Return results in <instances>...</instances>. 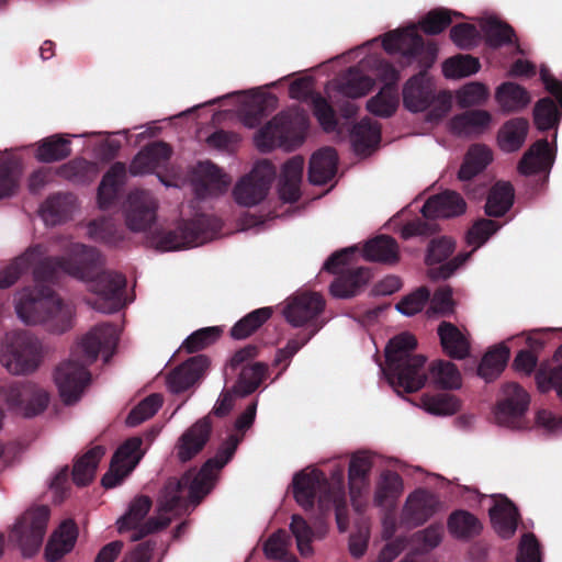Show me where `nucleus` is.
<instances>
[{"instance_id":"ddd939ff","label":"nucleus","mask_w":562,"mask_h":562,"mask_svg":"<svg viewBox=\"0 0 562 562\" xmlns=\"http://www.w3.org/2000/svg\"><path fill=\"white\" fill-rule=\"evenodd\" d=\"M293 496L296 503L305 510L314 508L318 498L321 508H325L328 502H336V493L326 474L318 470H303L296 473L292 481Z\"/></svg>"},{"instance_id":"a19ab883","label":"nucleus","mask_w":562,"mask_h":562,"mask_svg":"<svg viewBox=\"0 0 562 562\" xmlns=\"http://www.w3.org/2000/svg\"><path fill=\"white\" fill-rule=\"evenodd\" d=\"M509 356L510 350L504 342L488 349L477 367V375L486 382L494 381L504 371Z\"/></svg>"},{"instance_id":"b1692460","label":"nucleus","mask_w":562,"mask_h":562,"mask_svg":"<svg viewBox=\"0 0 562 562\" xmlns=\"http://www.w3.org/2000/svg\"><path fill=\"white\" fill-rule=\"evenodd\" d=\"M554 162V153L546 138L535 142L518 162V171L524 176L542 175V184L548 181Z\"/></svg>"},{"instance_id":"0e129e2a","label":"nucleus","mask_w":562,"mask_h":562,"mask_svg":"<svg viewBox=\"0 0 562 562\" xmlns=\"http://www.w3.org/2000/svg\"><path fill=\"white\" fill-rule=\"evenodd\" d=\"M223 330L218 326L204 327L193 331L182 344V348L189 352L194 353L207 348L217 341Z\"/></svg>"},{"instance_id":"f257e3e1","label":"nucleus","mask_w":562,"mask_h":562,"mask_svg":"<svg viewBox=\"0 0 562 562\" xmlns=\"http://www.w3.org/2000/svg\"><path fill=\"white\" fill-rule=\"evenodd\" d=\"M42 245L29 247L0 270V289L12 286L31 267L35 286L21 294L15 306L27 325L42 324L52 334H64L74 326V310L55 295L52 284L67 274L66 257H45Z\"/></svg>"},{"instance_id":"1a4fd4ad","label":"nucleus","mask_w":562,"mask_h":562,"mask_svg":"<svg viewBox=\"0 0 562 562\" xmlns=\"http://www.w3.org/2000/svg\"><path fill=\"white\" fill-rule=\"evenodd\" d=\"M0 360L10 373H32L42 361V344L26 330L7 334Z\"/></svg>"},{"instance_id":"6ab92c4d","label":"nucleus","mask_w":562,"mask_h":562,"mask_svg":"<svg viewBox=\"0 0 562 562\" xmlns=\"http://www.w3.org/2000/svg\"><path fill=\"white\" fill-rule=\"evenodd\" d=\"M142 445L140 437H131L116 449L108 472L101 479L104 488L117 486L135 469L145 454Z\"/></svg>"},{"instance_id":"c03bdc74","label":"nucleus","mask_w":562,"mask_h":562,"mask_svg":"<svg viewBox=\"0 0 562 562\" xmlns=\"http://www.w3.org/2000/svg\"><path fill=\"white\" fill-rule=\"evenodd\" d=\"M105 450L102 446H95L79 457L72 468V480L78 486H86L92 482L99 462L104 456Z\"/></svg>"},{"instance_id":"6e6d98bb","label":"nucleus","mask_w":562,"mask_h":562,"mask_svg":"<svg viewBox=\"0 0 562 562\" xmlns=\"http://www.w3.org/2000/svg\"><path fill=\"white\" fill-rule=\"evenodd\" d=\"M22 167L15 157L0 158V199L13 195L19 187Z\"/></svg>"},{"instance_id":"f03ea898","label":"nucleus","mask_w":562,"mask_h":562,"mask_svg":"<svg viewBox=\"0 0 562 562\" xmlns=\"http://www.w3.org/2000/svg\"><path fill=\"white\" fill-rule=\"evenodd\" d=\"M237 443V439L232 438L231 442L220 450L217 458L207 459L198 472L191 469L180 477H170L159 493L158 517H151L143 522L153 502L146 495L134 498L126 514L117 520L119 531L131 530V541H139L150 533L167 528L171 518L166 515L180 516L190 504L193 506L200 504L213 488L217 472L232 460Z\"/></svg>"},{"instance_id":"58836bf2","label":"nucleus","mask_w":562,"mask_h":562,"mask_svg":"<svg viewBox=\"0 0 562 562\" xmlns=\"http://www.w3.org/2000/svg\"><path fill=\"white\" fill-rule=\"evenodd\" d=\"M125 176L126 167L120 161L113 164L104 173L98 188V202L101 209H108L114 203Z\"/></svg>"},{"instance_id":"2f4dec72","label":"nucleus","mask_w":562,"mask_h":562,"mask_svg":"<svg viewBox=\"0 0 562 562\" xmlns=\"http://www.w3.org/2000/svg\"><path fill=\"white\" fill-rule=\"evenodd\" d=\"M78 537V527L72 519L64 520L50 536L46 548L45 558L49 562H56L70 552Z\"/></svg>"},{"instance_id":"c85d7f7f","label":"nucleus","mask_w":562,"mask_h":562,"mask_svg":"<svg viewBox=\"0 0 562 562\" xmlns=\"http://www.w3.org/2000/svg\"><path fill=\"white\" fill-rule=\"evenodd\" d=\"M172 148L164 142H153L143 147L130 165V172L133 176L151 173L165 166L170 159Z\"/></svg>"},{"instance_id":"49530a36","label":"nucleus","mask_w":562,"mask_h":562,"mask_svg":"<svg viewBox=\"0 0 562 562\" xmlns=\"http://www.w3.org/2000/svg\"><path fill=\"white\" fill-rule=\"evenodd\" d=\"M403 492V480L394 471L385 470L376 483L374 504L379 507L391 506Z\"/></svg>"},{"instance_id":"69168bd1","label":"nucleus","mask_w":562,"mask_h":562,"mask_svg":"<svg viewBox=\"0 0 562 562\" xmlns=\"http://www.w3.org/2000/svg\"><path fill=\"white\" fill-rule=\"evenodd\" d=\"M454 248L456 243L450 237L441 236L432 238L428 244L425 259L426 265L429 266L428 272L430 269L436 268L435 265L447 260L454 251Z\"/></svg>"},{"instance_id":"473e14b6","label":"nucleus","mask_w":562,"mask_h":562,"mask_svg":"<svg viewBox=\"0 0 562 562\" xmlns=\"http://www.w3.org/2000/svg\"><path fill=\"white\" fill-rule=\"evenodd\" d=\"M338 155L331 147H324L314 153L310 159L308 180L313 184H326L337 171Z\"/></svg>"},{"instance_id":"09e8293b","label":"nucleus","mask_w":562,"mask_h":562,"mask_svg":"<svg viewBox=\"0 0 562 562\" xmlns=\"http://www.w3.org/2000/svg\"><path fill=\"white\" fill-rule=\"evenodd\" d=\"M372 465L369 454L358 452L352 456L348 469L349 492L352 499L360 496L362 488L367 486Z\"/></svg>"},{"instance_id":"774afa93","label":"nucleus","mask_w":562,"mask_h":562,"mask_svg":"<svg viewBox=\"0 0 562 562\" xmlns=\"http://www.w3.org/2000/svg\"><path fill=\"white\" fill-rule=\"evenodd\" d=\"M291 532L295 537L297 550L301 555L308 557L313 553L312 541L314 531L300 515H293L290 525Z\"/></svg>"},{"instance_id":"9b49d317","label":"nucleus","mask_w":562,"mask_h":562,"mask_svg":"<svg viewBox=\"0 0 562 562\" xmlns=\"http://www.w3.org/2000/svg\"><path fill=\"white\" fill-rule=\"evenodd\" d=\"M258 353L259 347L250 344L235 351L226 363V373L235 374L238 372V379L233 389L234 393L241 396L249 395L267 378L268 366L265 362H254Z\"/></svg>"},{"instance_id":"f8f14e48","label":"nucleus","mask_w":562,"mask_h":562,"mask_svg":"<svg viewBox=\"0 0 562 562\" xmlns=\"http://www.w3.org/2000/svg\"><path fill=\"white\" fill-rule=\"evenodd\" d=\"M0 396L9 409L31 418L42 414L49 404V393L30 381H11L0 386Z\"/></svg>"},{"instance_id":"2eb2a0df","label":"nucleus","mask_w":562,"mask_h":562,"mask_svg":"<svg viewBox=\"0 0 562 562\" xmlns=\"http://www.w3.org/2000/svg\"><path fill=\"white\" fill-rule=\"evenodd\" d=\"M276 177V168L268 160L258 161L251 171L239 179L233 190L237 204L255 206L262 202Z\"/></svg>"},{"instance_id":"5701e85b","label":"nucleus","mask_w":562,"mask_h":562,"mask_svg":"<svg viewBox=\"0 0 562 562\" xmlns=\"http://www.w3.org/2000/svg\"><path fill=\"white\" fill-rule=\"evenodd\" d=\"M158 202L146 190L130 192L125 205V221L133 232H144L150 228L157 218Z\"/></svg>"},{"instance_id":"c9c22d12","label":"nucleus","mask_w":562,"mask_h":562,"mask_svg":"<svg viewBox=\"0 0 562 562\" xmlns=\"http://www.w3.org/2000/svg\"><path fill=\"white\" fill-rule=\"evenodd\" d=\"M363 257L368 261L395 265L400 260L397 241L387 235H379L364 244Z\"/></svg>"},{"instance_id":"6e6552de","label":"nucleus","mask_w":562,"mask_h":562,"mask_svg":"<svg viewBox=\"0 0 562 562\" xmlns=\"http://www.w3.org/2000/svg\"><path fill=\"white\" fill-rule=\"evenodd\" d=\"M221 228L222 223L217 217L199 214L190 221H181L176 228L164 233L159 247L165 251L196 247L213 239Z\"/></svg>"},{"instance_id":"e2e57ef3","label":"nucleus","mask_w":562,"mask_h":562,"mask_svg":"<svg viewBox=\"0 0 562 562\" xmlns=\"http://www.w3.org/2000/svg\"><path fill=\"white\" fill-rule=\"evenodd\" d=\"M452 14L457 16L461 15L448 9H434L419 21V26L427 35H438L450 26L452 23Z\"/></svg>"},{"instance_id":"a211bd4d","label":"nucleus","mask_w":562,"mask_h":562,"mask_svg":"<svg viewBox=\"0 0 562 562\" xmlns=\"http://www.w3.org/2000/svg\"><path fill=\"white\" fill-rule=\"evenodd\" d=\"M540 79L544 89L558 100L550 97L538 100L533 108V122L538 130L549 131L555 127L562 116V81L558 80L547 67H541Z\"/></svg>"},{"instance_id":"3c124183","label":"nucleus","mask_w":562,"mask_h":562,"mask_svg":"<svg viewBox=\"0 0 562 562\" xmlns=\"http://www.w3.org/2000/svg\"><path fill=\"white\" fill-rule=\"evenodd\" d=\"M71 155V143L59 134L44 138L36 150L35 157L41 162H55Z\"/></svg>"},{"instance_id":"a878e982","label":"nucleus","mask_w":562,"mask_h":562,"mask_svg":"<svg viewBox=\"0 0 562 562\" xmlns=\"http://www.w3.org/2000/svg\"><path fill=\"white\" fill-rule=\"evenodd\" d=\"M209 364V358L204 355L189 358L169 373L168 389L177 394L187 391L201 379Z\"/></svg>"},{"instance_id":"4be33fe9","label":"nucleus","mask_w":562,"mask_h":562,"mask_svg":"<svg viewBox=\"0 0 562 562\" xmlns=\"http://www.w3.org/2000/svg\"><path fill=\"white\" fill-rule=\"evenodd\" d=\"M325 308L324 297L315 292H302L292 296L283 310L288 323L294 327L312 325L323 326L317 318Z\"/></svg>"},{"instance_id":"8fccbe9b","label":"nucleus","mask_w":562,"mask_h":562,"mask_svg":"<svg viewBox=\"0 0 562 562\" xmlns=\"http://www.w3.org/2000/svg\"><path fill=\"white\" fill-rule=\"evenodd\" d=\"M491 122L492 115L486 110H468L451 120V128L458 134H481Z\"/></svg>"},{"instance_id":"4468645a","label":"nucleus","mask_w":562,"mask_h":562,"mask_svg":"<svg viewBox=\"0 0 562 562\" xmlns=\"http://www.w3.org/2000/svg\"><path fill=\"white\" fill-rule=\"evenodd\" d=\"M49 519L47 506L26 510L14 525L10 539L18 542L24 557L34 555L43 543Z\"/></svg>"},{"instance_id":"37998d69","label":"nucleus","mask_w":562,"mask_h":562,"mask_svg":"<svg viewBox=\"0 0 562 562\" xmlns=\"http://www.w3.org/2000/svg\"><path fill=\"white\" fill-rule=\"evenodd\" d=\"M515 190L510 182L498 181L491 190L485 204V213L491 217L505 215L514 203Z\"/></svg>"},{"instance_id":"5fc2aeb1","label":"nucleus","mask_w":562,"mask_h":562,"mask_svg":"<svg viewBox=\"0 0 562 562\" xmlns=\"http://www.w3.org/2000/svg\"><path fill=\"white\" fill-rule=\"evenodd\" d=\"M485 43L491 48H499L513 43L515 30L506 22L488 18L482 25Z\"/></svg>"},{"instance_id":"bb28decb","label":"nucleus","mask_w":562,"mask_h":562,"mask_svg":"<svg viewBox=\"0 0 562 562\" xmlns=\"http://www.w3.org/2000/svg\"><path fill=\"white\" fill-rule=\"evenodd\" d=\"M101 265L100 251L91 246L76 244L66 257L67 274L80 280H90Z\"/></svg>"},{"instance_id":"393cba45","label":"nucleus","mask_w":562,"mask_h":562,"mask_svg":"<svg viewBox=\"0 0 562 562\" xmlns=\"http://www.w3.org/2000/svg\"><path fill=\"white\" fill-rule=\"evenodd\" d=\"M229 181L222 170L211 161H200L192 172L194 193L200 199L218 195L226 191Z\"/></svg>"},{"instance_id":"e433bc0d","label":"nucleus","mask_w":562,"mask_h":562,"mask_svg":"<svg viewBox=\"0 0 562 562\" xmlns=\"http://www.w3.org/2000/svg\"><path fill=\"white\" fill-rule=\"evenodd\" d=\"M276 95L271 93H255L244 105L240 119L245 126H259L277 104Z\"/></svg>"},{"instance_id":"4d7b16f0","label":"nucleus","mask_w":562,"mask_h":562,"mask_svg":"<svg viewBox=\"0 0 562 562\" xmlns=\"http://www.w3.org/2000/svg\"><path fill=\"white\" fill-rule=\"evenodd\" d=\"M429 374L434 382L443 390H453L461 386V374L457 366L447 360H437L431 363Z\"/></svg>"},{"instance_id":"864d4df0","label":"nucleus","mask_w":562,"mask_h":562,"mask_svg":"<svg viewBox=\"0 0 562 562\" xmlns=\"http://www.w3.org/2000/svg\"><path fill=\"white\" fill-rule=\"evenodd\" d=\"M271 315V307H261L248 313L231 328V337L236 340L248 338L259 329Z\"/></svg>"},{"instance_id":"dca6fc26","label":"nucleus","mask_w":562,"mask_h":562,"mask_svg":"<svg viewBox=\"0 0 562 562\" xmlns=\"http://www.w3.org/2000/svg\"><path fill=\"white\" fill-rule=\"evenodd\" d=\"M89 281H91L90 290L97 294V299L89 302L93 308L105 314H112L121 310L123 292L126 288L124 274L104 270L95 273Z\"/></svg>"},{"instance_id":"cd10ccee","label":"nucleus","mask_w":562,"mask_h":562,"mask_svg":"<svg viewBox=\"0 0 562 562\" xmlns=\"http://www.w3.org/2000/svg\"><path fill=\"white\" fill-rule=\"evenodd\" d=\"M438 499L431 492L425 488L414 491L407 497L403 508L405 524L417 527L425 524L437 510Z\"/></svg>"},{"instance_id":"338daca9","label":"nucleus","mask_w":562,"mask_h":562,"mask_svg":"<svg viewBox=\"0 0 562 562\" xmlns=\"http://www.w3.org/2000/svg\"><path fill=\"white\" fill-rule=\"evenodd\" d=\"M426 411L434 415L448 416L453 415L460 409V401L457 396L449 393H440L424 398Z\"/></svg>"},{"instance_id":"7ed1b4c3","label":"nucleus","mask_w":562,"mask_h":562,"mask_svg":"<svg viewBox=\"0 0 562 562\" xmlns=\"http://www.w3.org/2000/svg\"><path fill=\"white\" fill-rule=\"evenodd\" d=\"M383 49L389 54L401 53L404 65L417 63L419 71L411 77L403 87V104L413 113L431 108L436 119L445 116L450 108L452 97L448 91H436L432 79L427 71L437 57V47L425 44L415 26L387 32L382 41Z\"/></svg>"},{"instance_id":"4c0bfd02","label":"nucleus","mask_w":562,"mask_h":562,"mask_svg":"<svg viewBox=\"0 0 562 562\" xmlns=\"http://www.w3.org/2000/svg\"><path fill=\"white\" fill-rule=\"evenodd\" d=\"M350 138L352 147L358 155H364L374 149L381 139V125L369 117L355 124Z\"/></svg>"},{"instance_id":"412c9836","label":"nucleus","mask_w":562,"mask_h":562,"mask_svg":"<svg viewBox=\"0 0 562 562\" xmlns=\"http://www.w3.org/2000/svg\"><path fill=\"white\" fill-rule=\"evenodd\" d=\"M493 160L492 151L485 145H472L464 156L459 169L458 178L464 182L463 190L472 199H480L486 192L484 183H476L473 179L480 175Z\"/></svg>"},{"instance_id":"c756f323","label":"nucleus","mask_w":562,"mask_h":562,"mask_svg":"<svg viewBox=\"0 0 562 562\" xmlns=\"http://www.w3.org/2000/svg\"><path fill=\"white\" fill-rule=\"evenodd\" d=\"M494 530L503 539H510L518 527L520 515L516 505L506 496H498L488 510Z\"/></svg>"},{"instance_id":"13d9d810","label":"nucleus","mask_w":562,"mask_h":562,"mask_svg":"<svg viewBox=\"0 0 562 562\" xmlns=\"http://www.w3.org/2000/svg\"><path fill=\"white\" fill-rule=\"evenodd\" d=\"M397 105V89L390 85H384L379 93L368 101L367 109L374 115L390 117L395 113Z\"/></svg>"},{"instance_id":"ea45409f","label":"nucleus","mask_w":562,"mask_h":562,"mask_svg":"<svg viewBox=\"0 0 562 562\" xmlns=\"http://www.w3.org/2000/svg\"><path fill=\"white\" fill-rule=\"evenodd\" d=\"M495 99L505 113H514L524 110L530 103V94L522 86L506 81L497 87Z\"/></svg>"},{"instance_id":"9d476101","label":"nucleus","mask_w":562,"mask_h":562,"mask_svg":"<svg viewBox=\"0 0 562 562\" xmlns=\"http://www.w3.org/2000/svg\"><path fill=\"white\" fill-rule=\"evenodd\" d=\"M307 126L308 117L304 111L296 109L281 112L260 128L256 137L257 146L269 151L291 140H302Z\"/></svg>"},{"instance_id":"603ef678","label":"nucleus","mask_w":562,"mask_h":562,"mask_svg":"<svg viewBox=\"0 0 562 562\" xmlns=\"http://www.w3.org/2000/svg\"><path fill=\"white\" fill-rule=\"evenodd\" d=\"M58 175L76 183H88L99 175V166L85 158H75L58 168Z\"/></svg>"},{"instance_id":"f704fd0d","label":"nucleus","mask_w":562,"mask_h":562,"mask_svg":"<svg viewBox=\"0 0 562 562\" xmlns=\"http://www.w3.org/2000/svg\"><path fill=\"white\" fill-rule=\"evenodd\" d=\"M370 278L371 272L364 267L345 270L331 282L330 293L339 299L355 296Z\"/></svg>"},{"instance_id":"72a5a7b5","label":"nucleus","mask_w":562,"mask_h":562,"mask_svg":"<svg viewBox=\"0 0 562 562\" xmlns=\"http://www.w3.org/2000/svg\"><path fill=\"white\" fill-rule=\"evenodd\" d=\"M443 352L451 359L462 360L470 353V342L452 323L441 322L437 328Z\"/></svg>"},{"instance_id":"79ce46f5","label":"nucleus","mask_w":562,"mask_h":562,"mask_svg":"<svg viewBox=\"0 0 562 562\" xmlns=\"http://www.w3.org/2000/svg\"><path fill=\"white\" fill-rule=\"evenodd\" d=\"M449 532L457 539L469 540L482 532L481 520L472 513L458 509L452 512L448 518Z\"/></svg>"},{"instance_id":"052dcab7","label":"nucleus","mask_w":562,"mask_h":562,"mask_svg":"<svg viewBox=\"0 0 562 562\" xmlns=\"http://www.w3.org/2000/svg\"><path fill=\"white\" fill-rule=\"evenodd\" d=\"M535 379L541 393L554 389L562 402V362L557 366L541 364L536 371Z\"/></svg>"},{"instance_id":"a18cd8bd","label":"nucleus","mask_w":562,"mask_h":562,"mask_svg":"<svg viewBox=\"0 0 562 562\" xmlns=\"http://www.w3.org/2000/svg\"><path fill=\"white\" fill-rule=\"evenodd\" d=\"M529 130V122L524 117L507 121L498 132L499 147L507 153L518 150L525 143Z\"/></svg>"},{"instance_id":"7c9ffc66","label":"nucleus","mask_w":562,"mask_h":562,"mask_svg":"<svg viewBox=\"0 0 562 562\" xmlns=\"http://www.w3.org/2000/svg\"><path fill=\"white\" fill-rule=\"evenodd\" d=\"M303 168L302 156H294L283 164L278 188L279 196L283 202L294 203L300 200Z\"/></svg>"},{"instance_id":"0eeeda50","label":"nucleus","mask_w":562,"mask_h":562,"mask_svg":"<svg viewBox=\"0 0 562 562\" xmlns=\"http://www.w3.org/2000/svg\"><path fill=\"white\" fill-rule=\"evenodd\" d=\"M233 406V393L231 391L222 392L211 413L198 419L178 439L176 453L179 461L182 463L189 462L204 449L212 434L211 414L223 418L231 413Z\"/></svg>"},{"instance_id":"aec40b11","label":"nucleus","mask_w":562,"mask_h":562,"mask_svg":"<svg viewBox=\"0 0 562 562\" xmlns=\"http://www.w3.org/2000/svg\"><path fill=\"white\" fill-rule=\"evenodd\" d=\"M503 395L494 411L497 424L513 429L522 428L530 403L529 394L519 384L509 382L503 386Z\"/></svg>"},{"instance_id":"de8ad7c7","label":"nucleus","mask_w":562,"mask_h":562,"mask_svg":"<svg viewBox=\"0 0 562 562\" xmlns=\"http://www.w3.org/2000/svg\"><path fill=\"white\" fill-rule=\"evenodd\" d=\"M373 79L358 67L348 68L339 78L338 90L344 95L356 99L366 95L373 87Z\"/></svg>"},{"instance_id":"f3484780","label":"nucleus","mask_w":562,"mask_h":562,"mask_svg":"<svg viewBox=\"0 0 562 562\" xmlns=\"http://www.w3.org/2000/svg\"><path fill=\"white\" fill-rule=\"evenodd\" d=\"M499 225L490 218H480L468 229L465 235V241L469 246H472V250L468 252H460L451 260L432 268L429 271V278L434 281L446 280L451 277L454 271L465 263L472 254L484 245L487 239L496 233Z\"/></svg>"},{"instance_id":"423d86ee","label":"nucleus","mask_w":562,"mask_h":562,"mask_svg":"<svg viewBox=\"0 0 562 562\" xmlns=\"http://www.w3.org/2000/svg\"><path fill=\"white\" fill-rule=\"evenodd\" d=\"M467 204L463 198L454 191H445L430 196L422 207L424 218H415L403 225L401 236L409 239L415 236H429L439 227L436 218H447L461 215L465 212Z\"/></svg>"},{"instance_id":"bf43d9fd","label":"nucleus","mask_w":562,"mask_h":562,"mask_svg":"<svg viewBox=\"0 0 562 562\" xmlns=\"http://www.w3.org/2000/svg\"><path fill=\"white\" fill-rule=\"evenodd\" d=\"M481 68L479 58L472 55H457L448 58L442 65L446 78H462L476 74Z\"/></svg>"},{"instance_id":"20e7f679","label":"nucleus","mask_w":562,"mask_h":562,"mask_svg":"<svg viewBox=\"0 0 562 562\" xmlns=\"http://www.w3.org/2000/svg\"><path fill=\"white\" fill-rule=\"evenodd\" d=\"M117 342L119 334L114 325H97L72 348L69 359L56 368L55 383L66 405H72L80 400L91 381L88 367L98 359L101 351L104 362H109Z\"/></svg>"},{"instance_id":"680f3d73","label":"nucleus","mask_w":562,"mask_h":562,"mask_svg":"<svg viewBox=\"0 0 562 562\" xmlns=\"http://www.w3.org/2000/svg\"><path fill=\"white\" fill-rule=\"evenodd\" d=\"M162 405V396L153 393L142 400L127 415L126 424L135 427L153 417Z\"/></svg>"},{"instance_id":"39448f33","label":"nucleus","mask_w":562,"mask_h":562,"mask_svg":"<svg viewBox=\"0 0 562 562\" xmlns=\"http://www.w3.org/2000/svg\"><path fill=\"white\" fill-rule=\"evenodd\" d=\"M417 348L416 337L401 333L391 338L385 347V368L383 372L396 393H415L423 389L427 381L425 369L426 357L414 351Z\"/></svg>"}]
</instances>
